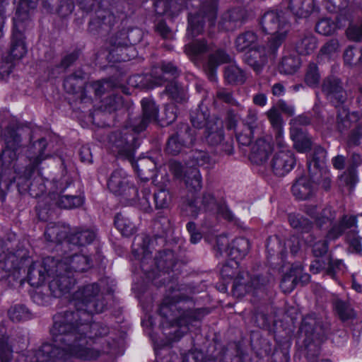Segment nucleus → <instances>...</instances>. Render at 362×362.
Returning <instances> with one entry per match:
<instances>
[{"mask_svg": "<svg viewBox=\"0 0 362 362\" xmlns=\"http://www.w3.org/2000/svg\"><path fill=\"white\" fill-rule=\"evenodd\" d=\"M87 316H79L77 313H67L65 314H57L54 316L53 326L50 329L52 339L57 344L62 345L69 349H87L95 351L98 355L91 358H81V360H93L98 358L100 351L89 346L87 339L91 340L96 337L105 335L108 329L100 323L79 322L87 319ZM86 320V322H88Z\"/></svg>", "mask_w": 362, "mask_h": 362, "instance_id": "f257e3e1", "label": "nucleus"}, {"mask_svg": "<svg viewBox=\"0 0 362 362\" xmlns=\"http://www.w3.org/2000/svg\"><path fill=\"white\" fill-rule=\"evenodd\" d=\"M182 291L179 286H170L159 308V313L163 318V325L166 324L175 329L173 336H170L173 341L179 340L206 314L204 309L185 306L190 299Z\"/></svg>", "mask_w": 362, "mask_h": 362, "instance_id": "f03ea898", "label": "nucleus"}, {"mask_svg": "<svg viewBox=\"0 0 362 362\" xmlns=\"http://www.w3.org/2000/svg\"><path fill=\"white\" fill-rule=\"evenodd\" d=\"M92 265V259L83 253L66 254L56 259V276L49 283L51 294L60 298L69 293L75 284L74 274L86 272Z\"/></svg>", "mask_w": 362, "mask_h": 362, "instance_id": "7ed1b4c3", "label": "nucleus"}, {"mask_svg": "<svg viewBox=\"0 0 362 362\" xmlns=\"http://www.w3.org/2000/svg\"><path fill=\"white\" fill-rule=\"evenodd\" d=\"M189 165L192 166L182 165L173 160L170 163V170L176 178L184 181L187 188L197 192L202 187V177L199 169L194 165L208 168L213 165V162L206 152L196 150L192 153Z\"/></svg>", "mask_w": 362, "mask_h": 362, "instance_id": "20e7f679", "label": "nucleus"}, {"mask_svg": "<svg viewBox=\"0 0 362 362\" xmlns=\"http://www.w3.org/2000/svg\"><path fill=\"white\" fill-rule=\"evenodd\" d=\"M44 343L37 350L30 351L24 356L23 362H64L72 358H91L98 355L95 351L87 349H69L57 344Z\"/></svg>", "mask_w": 362, "mask_h": 362, "instance_id": "39448f33", "label": "nucleus"}, {"mask_svg": "<svg viewBox=\"0 0 362 362\" xmlns=\"http://www.w3.org/2000/svg\"><path fill=\"white\" fill-rule=\"evenodd\" d=\"M221 274L223 279H235L233 293L237 297L244 296L249 293L255 295L264 288L266 283L259 276L250 277L247 272H241L239 263L235 259H231L223 265Z\"/></svg>", "mask_w": 362, "mask_h": 362, "instance_id": "423d86ee", "label": "nucleus"}, {"mask_svg": "<svg viewBox=\"0 0 362 362\" xmlns=\"http://www.w3.org/2000/svg\"><path fill=\"white\" fill-rule=\"evenodd\" d=\"M259 24L263 33L272 35L268 41V47L272 53H276L291 30L289 22L282 11L270 10L262 16Z\"/></svg>", "mask_w": 362, "mask_h": 362, "instance_id": "0eeeda50", "label": "nucleus"}, {"mask_svg": "<svg viewBox=\"0 0 362 362\" xmlns=\"http://www.w3.org/2000/svg\"><path fill=\"white\" fill-rule=\"evenodd\" d=\"M100 288L95 283L85 285L76 291L71 299V303L76 308V311H66L59 314L67 313H77L79 316H87L85 320H88L90 315L102 313L105 304L102 296L99 294Z\"/></svg>", "mask_w": 362, "mask_h": 362, "instance_id": "6e6552de", "label": "nucleus"}, {"mask_svg": "<svg viewBox=\"0 0 362 362\" xmlns=\"http://www.w3.org/2000/svg\"><path fill=\"white\" fill-rule=\"evenodd\" d=\"M37 0H21L13 18V30L11 40L8 57L13 59H20L27 53L28 49L23 32V22L28 19L29 11L35 8Z\"/></svg>", "mask_w": 362, "mask_h": 362, "instance_id": "1a4fd4ad", "label": "nucleus"}, {"mask_svg": "<svg viewBox=\"0 0 362 362\" xmlns=\"http://www.w3.org/2000/svg\"><path fill=\"white\" fill-rule=\"evenodd\" d=\"M201 8L198 13H190L188 18L187 33L196 37L204 30V22L207 21L209 27L214 26L217 15V0H199Z\"/></svg>", "mask_w": 362, "mask_h": 362, "instance_id": "9d476101", "label": "nucleus"}, {"mask_svg": "<svg viewBox=\"0 0 362 362\" xmlns=\"http://www.w3.org/2000/svg\"><path fill=\"white\" fill-rule=\"evenodd\" d=\"M135 133L132 130V124L112 133L108 137L109 148L121 157L131 159L138 146Z\"/></svg>", "mask_w": 362, "mask_h": 362, "instance_id": "9b49d317", "label": "nucleus"}, {"mask_svg": "<svg viewBox=\"0 0 362 362\" xmlns=\"http://www.w3.org/2000/svg\"><path fill=\"white\" fill-rule=\"evenodd\" d=\"M171 252L160 253L159 257L155 261L148 254L145 255L141 261V268L147 275L148 278L156 281L157 276L161 277L169 273L173 266Z\"/></svg>", "mask_w": 362, "mask_h": 362, "instance_id": "f8f14e48", "label": "nucleus"}, {"mask_svg": "<svg viewBox=\"0 0 362 362\" xmlns=\"http://www.w3.org/2000/svg\"><path fill=\"white\" fill-rule=\"evenodd\" d=\"M196 134L197 131L187 124H180L168 140L165 149L167 153L175 156L185 148L191 147L196 139Z\"/></svg>", "mask_w": 362, "mask_h": 362, "instance_id": "ddd939ff", "label": "nucleus"}, {"mask_svg": "<svg viewBox=\"0 0 362 362\" xmlns=\"http://www.w3.org/2000/svg\"><path fill=\"white\" fill-rule=\"evenodd\" d=\"M185 210L194 217L197 216L199 213L204 210L217 214L229 221L233 219V215L228 207L223 204H217L214 197L210 194H204L201 201L194 199L189 202L186 206Z\"/></svg>", "mask_w": 362, "mask_h": 362, "instance_id": "4468645a", "label": "nucleus"}, {"mask_svg": "<svg viewBox=\"0 0 362 362\" xmlns=\"http://www.w3.org/2000/svg\"><path fill=\"white\" fill-rule=\"evenodd\" d=\"M56 259L54 257H45L42 262H35L29 267L28 272V281L30 286L38 287L43 284L47 276L54 279L55 272Z\"/></svg>", "mask_w": 362, "mask_h": 362, "instance_id": "2eb2a0df", "label": "nucleus"}, {"mask_svg": "<svg viewBox=\"0 0 362 362\" xmlns=\"http://www.w3.org/2000/svg\"><path fill=\"white\" fill-rule=\"evenodd\" d=\"M110 54L115 62H126L136 56L135 48L129 45V40L125 32L119 33L111 37Z\"/></svg>", "mask_w": 362, "mask_h": 362, "instance_id": "dca6fc26", "label": "nucleus"}, {"mask_svg": "<svg viewBox=\"0 0 362 362\" xmlns=\"http://www.w3.org/2000/svg\"><path fill=\"white\" fill-rule=\"evenodd\" d=\"M107 185L109 190L116 195H127L131 190L136 191L131 177L122 168L112 171Z\"/></svg>", "mask_w": 362, "mask_h": 362, "instance_id": "f3484780", "label": "nucleus"}, {"mask_svg": "<svg viewBox=\"0 0 362 362\" xmlns=\"http://www.w3.org/2000/svg\"><path fill=\"white\" fill-rule=\"evenodd\" d=\"M141 104L142 117L135 119L132 124V130L137 133L144 131L149 123L156 122L158 117V108L153 100L144 98Z\"/></svg>", "mask_w": 362, "mask_h": 362, "instance_id": "a211bd4d", "label": "nucleus"}, {"mask_svg": "<svg viewBox=\"0 0 362 362\" xmlns=\"http://www.w3.org/2000/svg\"><path fill=\"white\" fill-rule=\"evenodd\" d=\"M296 158L290 150H279L274 155L271 160L273 173L278 176H284L295 166Z\"/></svg>", "mask_w": 362, "mask_h": 362, "instance_id": "6ab92c4d", "label": "nucleus"}, {"mask_svg": "<svg viewBox=\"0 0 362 362\" xmlns=\"http://www.w3.org/2000/svg\"><path fill=\"white\" fill-rule=\"evenodd\" d=\"M322 89L327 99L336 106L344 104L346 100V93L341 86V81L337 78L332 76L325 79Z\"/></svg>", "mask_w": 362, "mask_h": 362, "instance_id": "aec40b11", "label": "nucleus"}, {"mask_svg": "<svg viewBox=\"0 0 362 362\" xmlns=\"http://www.w3.org/2000/svg\"><path fill=\"white\" fill-rule=\"evenodd\" d=\"M309 279L310 276L303 273L301 265H293L289 272L284 276L280 287L283 292L291 293L298 284H305L309 281Z\"/></svg>", "mask_w": 362, "mask_h": 362, "instance_id": "412c9836", "label": "nucleus"}, {"mask_svg": "<svg viewBox=\"0 0 362 362\" xmlns=\"http://www.w3.org/2000/svg\"><path fill=\"white\" fill-rule=\"evenodd\" d=\"M249 17L248 11L243 8H235L224 13L218 23V28L223 30H232L236 23L246 20Z\"/></svg>", "mask_w": 362, "mask_h": 362, "instance_id": "4be33fe9", "label": "nucleus"}, {"mask_svg": "<svg viewBox=\"0 0 362 362\" xmlns=\"http://www.w3.org/2000/svg\"><path fill=\"white\" fill-rule=\"evenodd\" d=\"M231 61L230 56L223 49H217L209 55L207 64L205 67V71L209 79L211 81L216 80L217 67L225 63Z\"/></svg>", "mask_w": 362, "mask_h": 362, "instance_id": "5701e85b", "label": "nucleus"}, {"mask_svg": "<svg viewBox=\"0 0 362 362\" xmlns=\"http://www.w3.org/2000/svg\"><path fill=\"white\" fill-rule=\"evenodd\" d=\"M272 151L271 138L269 136L260 138L252 147L250 159L258 165L263 164L267 160Z\"/></svg>", "mask_w": 362, "mask_h": 362, "instance_id": "b1692460", "label": "nucleus"}, {"mask_svg": "<svg viewBox=\"0 0 362 362\" xmlns=\"http://www.w3.org/2000/svg\"><path fill=\"white\" fill-rule=\"evenodd\" d=\"M244 61L255 71L259 73L267 62L266 49L264 46L258 45L249 51L244 56Z\"/></svg>", "mask_w": 362, "mask_h": 362, "instance_id": "393cba45", "label": "nucleus"}, {"mask_svg": "<svg viewBox=\"0 0 362 362\" xmlns=\"http://www.w3.org/2000/svg\"><path fill=\"white\" fill-rule=\"evenodd\" d=\"M287 8L300 18H306L317 10L315 0H288Z\"/></svg>", "mask_w": 362, "mask_h": 362, "instance_id": "a878e982", "label": "nucleus"}, {"mask_svg": "<svg viewBox=\"0 0 362 362\" xmlns=\"http://www.w3.org/2000/svg\"><path fill=\"white\" fill-rule=\"evenodd\" d=\"M69 227L65 224L50 223L48 224L45 232V239L51 243H64L69 239Z\"/></svg>", "mask_w": 362, "mask_h": 362, "instance_id": "bb28decb", "label": "nucleus"}, {"mask_svg": "<svg viewBox=\"0 0 362 362\" xmlns=\"http://www.w3.org/2000/svg\"><path fill=\"white\" fill-rule=\"evenodd\" d=\"M177 75L178 70L176 66L171 63H163L160 69H153L152 85H148V87L161 86L165 81L170 80V76L174 78Z\"/></svg>", "mask_w": 362, "mask_h": 362, "instance_id": "cd10ccee", "label": "nucleus"}, {"mask_svg": "<svg viewBox=\"0 0 362 362\" xmlns=\"http://www.w3.org/2000/svg\"><path fill=\"white\" fill-rule=\"evenodd\" d=\"M205 139L211 146H218L223 141V122L219 119L209 122L205 129Z\"/></svg>", "mask_w": 362, "mask_h": 362, "instance_id": "c85d7f7f", "label": "nucleus"}, {"mask_svg": "<svg viewBox=\"0 0 362 362\" xmlns=\"http://www.w3.org/2000/svg\"><path fill=\"white\" fill-rule=\"evenodd\" d=\"M290 136L293 141V146L298 152L305 153L311 149L313 146L311 137L298 127H291Z\"/></svg>", "mask_w": 362, "mask_h": 362, "instance_id": "c756f323", "label": "nucleus"}, {"mask_svg": "<svg viewBox=\"0 0 362 362\" xmlns=\"http://www.w3.org/2000/svg\"><path fill=\"white\" fill-rule=\"evenodd\" d=\"M301 66V60L295 52H288L282 57L278 69L281 74L291 75L295 74Z\"/></svg>", "mask_w": 362, "mask_h": 362, "instance_id": "7c9ffc66", "label": "nucleus"}, {"mask_svg": "<svg viewBox=\"0 0 362 362\" xmlns=\"http://www.w3.org/2000/svg\"><path fill=\"white\" fill-rule=\"evenodd\" d=\"M314 189L313 182L305 176L298 178L291 188L293 194L298 199L309 198L313 194Z\"/></svg>", "mask_w": 362, "mask_h": 362, "instance_id": "2f4dec72", "label": "nucleus"}, {"mask_svg": "<svg viewBox=\"0 0 362 362\" xmlns=\"http://www.w3.org/2000/svg\"><path fill=\"white\" fill-rule=\"evenodd\" d=\"M6 148L4 156L9 157L11 160L17 159V151L21 147V137L14 130H7L5 134Z\"/></svg>", "mask_w": 362, "mask_h": 362, "instance_id": "473e14b6", "label": "nucleus"}, {"mask_svg": "<svg viewBox=\"0 0 362 362\" xmlns=\"http://www.w3.org/2000/svg\"><path fill=\"white\" fill-rule=\"evenodd\" d=\"M362 117L359 112H349L344 107L338 110L337 127L340 132H343L350 128L352 122H358Z\"/></svg>", "mask_w": 362, "mask_h": 362, "instance_id": "72a5a7b5", "label": "nucleus"}, {"mask_svg": "<svg viewBox=\"0 0 362 362\" xmlns=\"http://www.w3.org/2000/svg\"><path fill=\"white\" fill-rule=\"evenodd\" d=\"M211 49L210 45L205 40H194L185 47V54L192 59L196 60Z\"/></svg>", "mask_w": 362, "mask_h": 362, "instance_id": "f704fd0d", "label": "nucleus"}, {"mask_svg": "<svg viewBox=\"0 0 362 362\" xmlns=\"http://www.w3.org/2000/svg\"><path fill=\"white\" fill-rule=\"evenodd\" d=\"M95 238V233L94 231L88 229L81 230L71 233L69 239L65 243V246L69 247L70 244L83 246L91 243Z\"/></svg>", "mask_w": 362, "mask_h": 362, "instance_id": "c9c22d12", "label": "nucleus"}, {"mask_svg": "<svg viewBox=\"0 0 362 362\" xmlns=\"http://www.w3.org/2000/svg\"><path fill=\"white\" fill-rule=\"evenodd\" d=\"M250 250V243L245 238H238L230 243L228 255L231 259H241L246 256Z\"/></svg>", "mask_w": 362, "mask_h": 362, "instance_id": "e433bc0d", "label": "nucleus"}, {"mask_svg": "<svg viewBox=\"0 0 362 362\" xmlns=\"http://www.w3.org/2000/svg\"><path fill=\"white\" fill-rule=\"evenodd\" d=\"M356 222L357 220L355 216L348 217L344 216L339 223L332 226L327 234V238L329 240L338 238L343 234L346 229L356 226Z\"/></svg>", "mask_w": 362, "mask_h": 362, "instance_id": "4c0bfd02", "label": "nucleus"}, {"mask_svg": "<svg viewBox=\"0 0 362 362\" xmlns=\"http://www.w3.org/2000/svg\"><path fill=\"white\" fill-rule=\"evenodd\" d=\"M258 37L253 31H246L240 34L235 42V48L239 52H243L247 49H252L257 46Z\"/></svg>", "mask_w": 362, "mask_h": 362, "instance_id": "58836bf2", "label": "nucleus"}, {"mask_svg": "<svg viewBox=\"0 0 362 362\" xmlns=\"http://www.w3.org/2000/svg\"><path fill=\"white\" fill-rule=\"evenodd\" d=\"M317 47V40L311 34H307L301 37L296 43V50L300 54L309 55L312 54Z\"/></svg>", "mask_w": 362, "mask_h": 362, "instance_id": "ea45409f", "label": "nucleus"}, {"mask_svg": "<svg viewBox=\"0 0 362 362\" xmlns=\"http://www.w3.org/2000/svg\"><path fill=\"white\" fill-rule=\"evenodd\" d=\"M47 146V141L45 139H40L33 144L31 148L34 155L30 158V163L33 168H36L43 160L46 159L48 156L45 155L44 151Z\"/></svg>", "mask_w": 362, "mask_h": 362, "instance_id": "a19ab883", "label": "nucleus"}, {"mask_svg": "<svg viewBox=\"0 0 362 362\" xmlns=\"http://www.w3.org/2000/svg\"><path fill=\"white\" fill-rule=\"evenodd\" d=\"M288 218L291 226L301 233H308L313 227L312 222L300 214H291Z\"/></svg>", "mask_w": 362, "mask_h": 362, "instance_id": "79ce46f5", "label": "nucleus"}, {"mask_svg": "<svg viewBox=\"0 0 362 362\" xmlns=\"http://www.w3.org/2000/svg\"><path fill=\"white\" fill-rule=\"evenodd\" d=\"M115 226L124 236H130L136 231L135 225L127 217L121 214L116 215Z\"/></svg>", "mask_w": 362, "mask_h": 362, "instance_id": "37998d69", "label": "nucleus"}, {"mask_svg": "<svg viewBox=\"0 0 362 362\" xmlns=\"http://www.w3.org/2000/svg\"><path fill=\"white\" fill-rule=\"evenodd\" d=\"M224 76L229 83H243L246 79L244 71L236 64H230L226 66L225 69Z\"/></svg>", "mask_w": 362, "mask_h": 362, "instance_id": "c03bdc74", "label": "nucleus"}, {"mask_svg": "<svg viewBox=\"0 0 362 362\" xmlns=\"http://www.w3.org/2000/svg\"><path fill=\"white\" fill-rule=\"evenodd\" d=\"M267 251L270 256L279 255L283 259L286 255L285 243L278 236L270 237L267 240Z\"/></svg>", "mask_w": 362, "mask_h": 362, "instance_id": "a18cd8bd", "label": "nucleus"}, {"mask_svg": "<svg viewBox=\"0 0 362 362\" xmlns=\"http://www.w3.org/2000/svg\"><path fill=\"white\" fill-rule=\"evenodd\" d=\"M306 243L312 247V252L315 257H322L328 250V243L325 240H317L313 235H308L305 238Z\"/></svg>", "mask_w": 362, "mask_h": 362, "instance_id": "49530a36", "label": "nucleus"}, {"mask_svg": "<svg viewBox=\"0 0 362 362\" xmlns=\"http://www.w3.org/2000/svg\"><path fill=\"white\" fill-rule=\"evenodd\" d=\"M83 203V198L76 195H59L56 204L64 209H74L81 206Z\"/></svg>", "mask_w": 362, "mask_h": 362, "instance_id": "de8ad7c7", "label": "nucleus"}, {"mask_svg": "<svg viewBox=\"0 0 362 362\" xmlns=\"http://www.w3.org/2000/svg\"><path fill=\"white\" fill-rule=\"evenodd\" d=\"M165 93L176 103H182L187 99L185 88L175 81H172L168 84Z\"/></svg>", "mask_w": 362, "mask_h": 362, "instance_id": "09e8293b", "label": "nucleus"}, {"mask_svg": "<svg viewBox=\"0 0 362 362\" xmlns=\"http://www.w3.org/2000/svg\"><path fill=\"white\" fill-rule=\"evenodd\" d=\"M309 318H305L303 320L302 325L300 327L301 333H305L307 336L304 340L305 346L307 349L308 357L310 358L311 356H317L320 351V346L318 343L313 342L310 339V335L308 334V329L307 328V325L308 324V320Z\"/></svg>", "mask_w": 362, "mask_h": 362, "instance_id": "8fccbe9b", "label": "nucleus"}, {"mask_svg": "<svg viewBox=\"0 0 362 362\" xmlns=\"http://www.w3.org/2000/svg\"><path fill=\"white\" fill-rule=\"evenodd\" d=\"M337 28L336 22L329 18L320 19L315 25L316 31L322 35H332Z\"/></svg>", "mask_w": 362, "mask_h": 362, "instance_id": "3c124183", "label": "nucleus"}, {"mask_svg": "<svg viewBox=\"0 0 362 362\" xmlns=\"http://www.w3.org/2000/svg\"><path fill=\"white\" fill-rule=\"evenodd\" d=\"M9 318L13 322H21L30 318L29 310L23 305L12 306L8 311Z\"/></svg>", "mask_w": 362, "mask_h": 362, "instance_id": "603ef678", "label": "nucleus"}, {"mask_svg": "<svg viewBox=\"0 0 362 362\" xmlns=\"http://www.w3.org/2000/svg\"><path fill=\"white\" fill-rule=\"evenodd\" d=\"M339 50V42L337 39H331L325 43L320 48L318 57L331 58L334 57Z\"/></svg>", "mask_w": 362, "mask_h": 362, "instance_id": "864d4df0", "label": "nucleus"}, {"mask_svg": "<svg viewBox=\"0 0 362 362\" xmlns=\"http://www.w3.org/2000/svg\"><path fill=\"white\" fill-rule=\"evenodd\" d=\"M123 108V98L119 95H111L103 101V110L105 112H112L117 110H122Z\"/></svg>", "mask_w": 362, "mask_h": 362, "instance_id": "5fc2aeb1", "label": "nucleus"}, {"mask_svg": "<svg viewBox=\"0 0 362 362\" xmlns=\"http://www.w3.org/2000/svg\"><path fill=\"white\" fill-rule=\"evenodd\" d=\"M344 59L345 63L350 66L360 64L362 60V49L349 47L344 52Z\"/></svg>", "mask_w": 362, "mask_h": 362, "instance_id": "6e6d98bb", "label": "nucleus"}, {"mask_svg": "<svg viewBox=\"0 0 362 362\" xmlns=\"http://www.w3.org/2000/svg\"><path fill=\"white\" fill-rule=\"evenodd\" d=\"M320 75L316 64L310 63L305 75V82L310 87H317L320 83Z\"/></svg>", "mask_w": 362, "mask_h": 362, "instance_id": "4d7b16f0", "label": "nucleus"}, {"mask_svg": "<svg viewBox=\"0 0 362 362\" xmlns=\"http://www.w3.org/2000/svg\"><path fill=\"white\" fill-rule=\"evenodd\" d=\"M327 152L324 148L320 146H316L314 148L313 159L308 163V170L311 172V168L313 165L314 168L317 169L322 167L326 159Z\"/></svg>", "mask_w": 362, "mask_h": 362, "instance_id": "13d9d810", "label": "nucleus"}, {"mask_svg": "<svg viewBox=\"0 0 362 362\" xmlns=\"http://www.w3.org/2000/svg\"><path fill=\"white\" fill-rule=\"evenodd\" d=\"M335 310L342 320H346L354 316V310L351 305L341 300H336L334 301Z\"/></svg>", "mask_w": 362, "mask_h": 362, "instance_id": "bf43d9fd", "label": "nucleus"}, {"mask_svg": "<svg viewBox=\"0 0 362 362\" xmlns=\"http://www.w3.org/2000/svg\"><path fill=\"white\" fill-rule=\"evenodd\" d=\"M335 218V211H332L331 207L327 206L319 212L318 216H316V224L320 228H322L325 225L331 223Z\"/></svg>", "mask_w": 362, "mask_h": 362, "instance_id": "052dcab7", "label": "nucleus"}, {"mask_svg": "<svg viewBox=\"0 0 362 362\" xmlns=\"http://www.w3.org/2000/svg\"><path fill=\"white\" fill-rule=\"evenodd\" d=\"M15 63L8 56L0 58V81L6 80L13 71Z\"/></svg>", "mask_w": 362, "mask_h": 362, "instance_id": "680f3d73", "label": "nucleus"}, {"mask_svg": "<svg viewBox=\"0 0 362 362\" xmlns=\"http://www.w3.org/2000/svg\"><path fill=\"white\" fill-rule=\"evenodd\" d=\"M216 119L209 118V115L203 111L197 110L191 115V122L194 128H202L207 126L209 122H215Z\"/></svg>", "mask_w": 362, "mask_h": 362, "instance_id": "e2e57ef3", "label": "nucleus"}, {"mask_svg": "<svg viewBox=\"0 0 362 362\" xmlns=\"http://www.w3.org/2000/svg\"><path fill=\"white\" fill-rule=\"evenodd\" d=\"M244 124L248 128V130L255 132V129H258L261 124L258 120L257 111L250 109L244 119Z\"/></svg>", "mask_w": 362, "mask_h": 362, "instance_id": "0e129e2a", "label": "nucleus"}, {"mask_svg": "<svg viewBox=\"0 0 362 362\" xmlns=\"http://www.w3.org/2000/svg\"><path fill=\"white\" fill-rule=\"evenodd\" d=\"M154 200L157 208L163 209L169 205L171 196L168 191L161 189L154 194Z\"/></svg>", "mask_w": 362, "mask_h": 362, "instance_id": "69168bd1", "label": "nucleus"}, {"mask_svg": "<svg viewBox=\"0 0 362 362\" xmlns=\"http://www.w3.org/2000/svg\"><path fill=\"white\" fill-rule=\"evenodd\" d=\"M267 115L271 124L276 131L282 129V118L280 112L276 107H272L267 112Z\"/></svg>", "mask_w": 362, "mask_h": 362, "instance_id": "338daca9", "label": "nucleus"}, {"mask_svg": "<svg viewBox=\"0 0 362 362\" xmlns=\"http://www.w3.org/2000/svg\"><path fill=\"white\" fill-rule=\"evenodd\" d=\"M346 35L351 40H362V23L350 25L346 30Z\"/></svg>", "mask_w": 362, "mask_h": 362, "instance_id": "774afa93", "label": "nucleus"}]
</instances>
